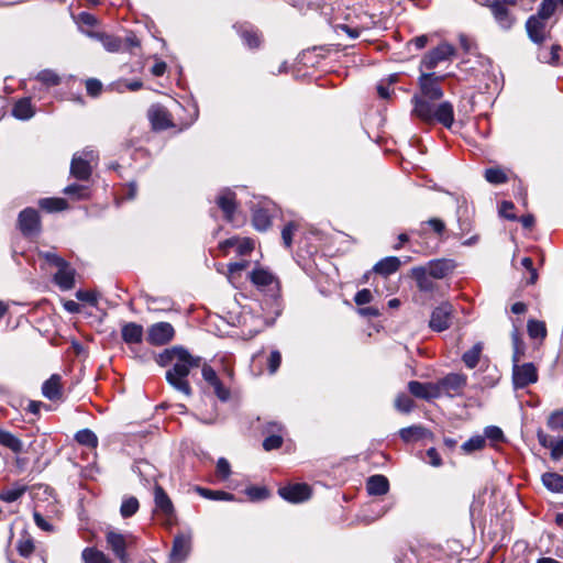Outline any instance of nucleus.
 Returning <instances> with one entry per match:
<instances>
[{
    "label": "nucleus",
    "instance_id": "nucleus-1",
    "mask_svg": "<svg viewBox=\"0 0 563 563\" xmlns=\"http://www.w3.org/2000/svg\"><path fill=\"white\" fill-rule=\"evenodd\" d=\"M411 114L424 123L438 122L450 129L454 122V109L450 101L434 103L435 100L413 95Z\"/></svg>",
    "mask_w": 563,
    "mask_h": 563
},
{
    "label": "nucleus",
    "instance_id": "nucleus-2",
    "mask_svg": "<svg viewBox=\"0 0 563 563\" xmlns=\"http://www.w3.org/2000/svg\"><path fill=\"white\" fill-rule=\"evenodd\" d=\"M201 357L191 355L186 349L179 352L172 368L166 372V380L176 390L186 396L191 395V387L187 377L191 368L199 367Z\"/></svg>",
    "mask_w": 563,
    "mask_h": 563
},
{
    "label": "nucleus",
    "instance_id": "nucleus-3",
    "mask_svg": "<svg viewBox=\"0 0 563 563\" xmlns=\"http://www.w3.org/2000/svg\"><path fill=\"white\" fill-rule=\"evenodd\" d=\"M446 76L448 75L438 76L435 73H424L422 70L418 78L420 92L417 95L430 100H440L444 95L441 82Z\"/></svg>",
    "mask_w": 563,
    "mask_h": 563
},
{
    "label": "nucleus",
    "instance_id": "nucleus-4",
    "mask_svg": "<svg viewBox=\"0 0 563 563\" xmlns=\"http://www.w3.org/2000/svg\"><path fill=\"white\" fill-rule=\"evenodd\" d=\"M98 159L97 153L91 148H86L73 156L70 164V174L79 180H88L92 172V163Z\"/></svg>",
    "mask_w": 563,
    "mask_h": 563
},
{
    "label": "nucleus",
    "instance_id": "nucleus-5",
    "mask_svg": "<svg viewBox=\"0 0 563 563\" xmlns=\"http://www.w3.org/2000/svg\"><path fill=\"white\" fill-rule=\"evenodd\" d=\"M106 541L108 548L112 551L114 556L121 563H128L129 555L126 553V548L134 542V537L132 534L108 531L106 534Z\"/></svg>",
    "mask_w": 563,
    "mask_h": 563
},
{
    "label": "nucleus",
    "instance_id": "nucleus-6",
    "mask_svg": "<svg viewBox=\"0 0 563 563\" xmlns=\"http://www.w3.org/2000/svg\"><path fill=\"white\" fill-rule=\"evenodd\" d=\"M455 54V48L449 43H441L429 53H427L420 62V70L434 69L440 63L449 60Z\"/></svg>",
    "mask_w": 563,
    "mask_h": 563
},
{
    "label": "nucleus",
    "instance_id": "nucleus-7",
    "mask_svg": "<svg viewBox=\"0 0 563 563\" xmlns=\"http://www.w3.org/2000/svg\"><path fill=\"white\" fill-rule=\"evenodd\" d=\"M467 378L464 374L451 373L437 382L440 397H454L460 395L466 386Z\"/></svg>",
    "mask_w": 563,
    "mask_h": 563
},
{
    "label": "nucleus",
    "instance_id": "nucleus-8",
    "mask_svg": "<svg viewBox=\"0 0 563 563\" xmlns=\"http://www.w3.org/2000/svg\"><path fill=\"white\" fill-rule=\"evenodd\" d=\"M512 383L515 388H525L538 380V372L532 363L518 365V356L514 355Z\"/></svg>",
    "mask_w": 563,
    "mask_h": 563
},
{
    "label": "nucleus",
    "instance_id": "nucleus-9",
    "mask_svg": "<svg viewBox=\"0 0 563 563\" xmlns=\"http://www.w3.org/2000/svg\"><path fill=\"white\" fill-rule=\"evenodd\" d=\"M18 228L26 238L36 236L41 232V219L37 210L26 208L18 218Z\"/></svg>",
    "mask_w": 563,
    "mask_h": 563
},
{
    "label": "nucleus",
    "instance_id": "nucleus-10",
    "mask_svg": "<svg viewBox=\"0 0 563 563\" xmlns=\"http://www.w3.org/2000/svg\"><path fill=\"white\" fill-rule=\"evenodd\" d=\"M453 313V306L450 302H442L431 313L429 325L433 331L442 332L450 328Z\"/></svg>",
    "mask_w": 563,
    "mask_h": 563
},
{
    "label": "nucleus",
    "instance_id": "nucleus-11",
    "mask_svg": "<svg viewBox=\"0 0 563 563\" xmlns=\"http://www.w3.org/2000/svg\"><path fill=\"white\" fill-rule=\"evenodd\" d=\"M154 501L155 510L164 517L165 523L173 525L175 519L174 505L163 487L158 485L154 488Z\"/></svg>",
    "mask_w": 563,
    "mask_h": 563
},
{
    "label": "nucleus",
    "instance_id": "nucleus-12",
    "mask_svg": "<svg viewBox=\"0 0 563 563\" xmlns=\"http://www.w3.org/2000/svg\"><path fill=\"white\" fill-rule=\"evenodd\" d=\"M191 551V536L180 533L175 536L168 563H184Z\"/></svg>",
    "mask_w": 563,
    "mask_h": 563
},
{
    "label": "nucleus",
    "instance_id": "nucleus-13",
    "mask_svg": "<svg viewBox=\"0 0 563 563\" xmlns=\"http://www.w3.org/2000/svg\"><path fill=\"white\" fill-rule=\"evenodd\" d=\"M174 333V328L170 323L158 322L148 328L146 340L152 345H164L173 339Z\"/></svg>",
    "mask_w": 563,
    "mask_h": 563
},
{
    "label": "nucleus",
    "instance_id": "nucleus-14",
    "mask_svg": "<svg viewBox=\"0 0 563 563\" xmlns=\"http://www.w3.org/2000/svg\"><path fill=\"white\" fill-rule=\"evenodd\" d=\"M279 496L289 503H302L311 496L310 486L307 484H291L278 489Z\"/></svg>",
    "mask_w": 563,
    "mask_h": 563
},
{
    "label": "nucleus",
    "instance_id": "nucleus-15",
    "mask_svg": "<svg viewBox=\"0 0 563 563\" xmlns=\"http://www.w3.org/2000/svg\"><path fill=\"white\" fill-rule=\"evenodd\" d=\"M408 390L412 396L419 399L430 401L435 398H440V394L434 383H421L418 380H411L408 383Z\"/></svg>",
    "mask_w": 563,
    "mask_h": 563
},
{
    "label": "nucleus",
    "instance_id": "nucleus-16",
    "mask_svg": "<svg viewBox=\"0 0 563 563\" xmlns=\"http://www.w3.org/2000/svg\"><path fill=\"white\" fill-rule=\"evenodd\" d=\"M202 377L203 379L213 387L214 394L221 401H227L230 398V390L223 386L221 380L219 379L216 371L207 365L203 364L202 366Z\"/></svg>",
    "mask_w": 563,
    "mask_h": 563
},
{
    "label": "nucleus",
    "instance_id": "nucleus-17",
    "mask_svg": "<svg viewBox=\"0 0 563 563\" xmlns=\"http://www.w3.org/2000/svg\"><path fill=\"white\" fill-rule=\"evenodd\" d=\"M234 29L241 36L244 45L249 48H258L262 44V34L261 32L253 25L249 23H243L239 25H234Z\"/></svg>",
    "mask_w": 563,
    "mask_h": 563
},
{
    "label": "nucleus",
    "instance_id": "nucleus-18",
    "mask_svg": "<svg viewBox=\"0 0 563 563\" xmlns=\"http://www.w3.org/2000/svg\"><path fill=\"white\" fill-rule=\"evenodd\" d=\"M216 203L223 211L224 218L232 222L236 208L235 194L229 188L222 189L216 199Z\"/></svg>",
    "mask_w": 563,
    "mask_h": 563
},
{
    "label": "nucleus",
    "instance_id": "nucleus-19",
    "mask_svg": "<svg viewBox=\"0 0 563 563\" xmlns=\"http://www.w3.org/2000/svg\"><path fill=\"white\" fill-rule=\"evenodd\" d=\"M57 268L56 274L53 277L54 283L59 287L60 290H69L75 285V269L65 262Z\"/></svg>",
    "mask_w": 563,
    "mask_h": 563
},
{
    "label": "nucleus",
    "instance_id": "nucleus-20",
    "mask_svg": "<svg viewBox=\"0 0 563 563\" xmlns=\"http://www.w3.org/2000/svg\"><path fill=\"white\" fill-rule=\"evenodd\" d=\"M42 395L51 401H57L62 399L63 384L60 375L53 374L48 379H46L43 383Z\"/></svg>",
    "mask_w": 563,
    "mask_h": 563
},
{
    "label": "nucleus",
    "instance_id": "nucleus-21",
    "mask_svg": "<svg viewBox=\"0 0 563 563\" xmlns=\"http://www.w3.org/2000/svg\"><path fill=\"white\" fill-rule=\"evenodd\" d=\"M250 278L252 283L260 288L261 290H268L274 291L277 288V280L275 276L264 269V268H256L250 274Z\"/></svg>",
    "mask_w": 563,
    "mask_h": 563
},
{
    "label": "nucleus",
    "instance_id": "nucleus-22",
    "mask_svg": "<svg viewBox=\"0 0 563 563\" xmlns=\"http://www.w3.org/2000/svg\"><path fill=\"white\" fill-rule=\"evenodd\" d=\"M424 267L433 278L441 279L455 268V263L452 260L440 258L430 261Z\"/></svg>",
    "mask_w": 563,
    "mask_h": 563
},
{
    "label": "nucleus",
    "instance_id": "nucleus-23",
    "mask_svg": "<svg viewBox=\"0 0 563 563\" xmlns=\"http://www.w3.org/2000/svg\"><path fill=\"white\" fill-rule=\"evenodd\" d=\"M545 21L538 14L531 15L527 23L526 29L528 32L529 37L534 43H542L544 41V30H545Z\"/></svg>",
    "mask_w": 563,
    "mask_h": 563
},
{
    "label": "nucleus",
    "instance_id": "nucleus-24",
    "mask_svg": "<svg viewBox=\"0 0 563 563\" xmlns=\"http://www.w3.org/2000/svg\"><path fill=\"white\" fill-rule=\"evenodd\" d=\"M143 334V327L135 322H128L121 329L122 340L129 345L141 343Z\"/></svg>",
    "mask_w": 563,
    "mask_h": 563
},
{
    "label": "nucleus",
    "instance_id": "nucleus-25",
    "mask_svg": "<svg viewBox=\"0 0 563 563\" xmlns=\"http://www.w3.org/2000/svg\"><path fill=\"white\" fill-rule=\"evenodd\" d=\"M152 125L156 130H165L172 125L169 113L161 106H154L148 112Z\"/></svg>",
    "mask_w": 563,
    "mask_h": 563
},
{
    "label": "nucleus",
    "instance_id": "nucleus-26",
    "mask_svg": "<svg viewBox=\"0 0 563 563\" xmlns=\"http://www.w3.org/2000/svg\"><path fill=\"white\" fill-rule=\"evenodd\" d=\"M492 9V13L497 21V23L503 29H510L514 22L512 16L510 15L508 9L506 5H504V2L501 1H494L489 4Z\"/></svg>",
    "mask_w": 563,
    "mask_h": 563
},
{
    "label": "nucleus",
    "instance_id": "nucleus-27",
    "mask_svg": "<svg viewBox=\"0 0 563 563\" xmlns=\"http://www.w3.org/2000/svg\"><path fill=\"white\" fill-rule=\"evenodd\" d=\"M273 213L268 206H263L253 211V224L256 230L265 231L272 224Z\"/></svg>",
    "mask_w": 563,
    "mask_h": 563
},
{
    "label": "nucleus",
    "instance_id": "nucleus-28",
    "mask_svg": "<svg viewBox=\"0 0 563 563\" xmlns=\"http://www.w3.org/2000/svg\"><path fill=\"white\" fill-rule=\"evenodd\" d=\"M366 489L369 495H385L389 489L388 479L384 475H373L366 482Z\"/></svg>",
    "mask_w": 563,
    "mask_h": 563
},
{
    "label": "nucleus",
    "instance_id": "nucleus-29",
    "mask_svg": "<svg viewBox=\"0 0 563 563\" xmlns=\"http://www.w3.org/2000/svg\"><path fill=\"white\" fill-rule=\"evenodd\" d=\"M412 276L417 282V286L422 291H432L434 289V283L432 276L429 274L426 267L412 268Z\"/></svg>",
    "mask_w": 563,
    "mask_h": 563
},
{
    "label": "nucleus",
    "instance_id": "nucleus-30",
    "mask_svg": "<svg viewBox=\"0 0 563 563\" xmlns=\"http://www.w3.org/2000/svg\"><path fill=\"white\" fill-rule=\"evenodd\" d=\"M400 260L396 256H388L377 262L373 271L377 274L388 276L396 273L399 269Z\"/></svg>",
    "mask_w": 563,
    "mask_h": 563
},
{
    "label": "nucleus",
    "instance_id": "nucleus-31",
    "mask_svg": "<svg viewBox=\"0 0 563 563\" xmlns=\"http://www.w3.org/2000/svg\"><path fill=\"white\" fill-rule=\"evenodd\" d=\"M544 487L555 494L563 493V475L555 472H547L541 476Z\"/></svg>",
    "mask_w": 563,
    "mask_h": 563
},
{
    "label": "nucleus",
    "instance_id": "nucleus-32",
    "mask_svg": "<svg viewBox=\"0 0 563 563\" xmlns=\"http://www.w3.org/2000/svg\"><path fill=\"white\" fill-rule=\"evenodd\" d=\"M0 445L16 454L23 451V442L13 433L3 429H0Z\"/></svg>",
    "mask_w": 563,
    "mask_h": 563
},
{
    "label": "nucleus",
    "instance_id": "nucleus-33",
    "mask_svg": "<svg viewBox=\"0 0 563 563\" xmlns=\"http://www.w3.org/2000/svg\"><path fill=\"white\" fill-rule=\"evenodd\" d=\"M84 563H113L102 551L93 547L85 548L81 552Z\"/></svg>",
    "mask_w": 563,
    "mask_h": 563
},
{
    "label": "nucleus",
    "instance_id": "nucleus-34",
    "mask_svg": "<svg viewBox=\"0 0 563 563\" xmlns=\"http://www.w3.org/2000/svg\"><path fill=\"white\" fill-rule=\"evenodd\" d=\"M87 35L99 40L109 52H118L121 48V41L115 36L91 31H87Z\"/></svg>",
    "mask_w": 563,
    "mask_h": 563
},
{
    "label": "nucleus",
    "instance_id": "nucleus-35",
    "mask_svg": "<svg viewBox=\"0 0 563 563\" xmlns=\"http://www.w3.org/2000/svg\"><path fill=\"white\" fill-rule=\"evenodd\" d=\"M12 114L20 120H27L32 118L34 111L31 104V100L29 98L19 100L12 109Z\"/></svg>",
    "mask_w": 563,
    "mask_h": 563
},
{
    "label": "nucleus",
    "instance_id": "nucleus-36",
    "mask_svg": "<svg viewBox=\"0 0 563 563\" xmlns=\"http://www.w3.org/2000/svg\"><path fill=\"white\" fill-rule=\"evenodd\" d=\"M75 440L84 446L96 449L98 446V437L90 429H82L76 432Z\"/></svg>",
    "mask_w": 563,
    "mask_h": 563
},
{
    "label": "nucleus",
    "instance_id": "nucleus-37",
    "mask_svg": "<svg viewBox=\"0 0 563 563\" xmlns=\"http://www.w3.org/2000/svg\"><path fill=\"white\" fill-rule=\"evenodd\" d=\"M26 492L25 485L14 484L11 488H5L0 492V500L5 503H13L18 500Z\"/></svg>",
    "mask_w": 563,
    "mask_h": 563
},
{
    "label": "nucleus",
    "instance_id": "nucleus-38",
    "mask_svg": "<svg viewBox=\"0 0 563 563\" xmlns=\"http://www.w3.org/2000/svg\"><path fill=\"white\" fill-rule=\"evenodd\" d=\"M38 205L48 212L63 211L67 208V201L63 198H44L40 200Z\"/></svg>",
    "mask_w": 563,
    "mask_h": 563
},
{
    "label": "nucleus",
    "instance_id": "nucleus-39",
    "mask_svg": "<svg viewBox=\"0 0 563 563\" xmlns=\"http://www.w3.org/2000/svg\"><path fill=\"white\" fill-rule=\"evenodd\" d=\"M482 350V343H476L475 345H473L472 349H470L463 354L462 360L468 368H474L477 366Z\"/></svg>",
    "mask_w": 563,
    "mask_h": 563
},
{
    "label": "nucleus",
    "instance_id": "nucleus-40",
    "mask_svg": "<svg viewBox=\"0 0 563 563\" xmlns=\"http://www.w3.org/2000/svg\"><path fill=\"white\" fill-rule=\"evenodd\" d=\"M426 429L421 426H410L399 430V435L405 442L420 439L424 435Z\"/></svg>",
    "mask_w": 563,
    "mask_h": 563
},
{
    "label": "nucleus",
    "instance_id": "nucleus-41",
    "mask_svg": "<svg viewBox=\"0 0 563 563\" xmlns=\"http://www.w3.org/2000/svg\"><path fill=\"white\" fill-rule=\"evenodd\" d=\"M140 504L135 497H126L122 500L120 507V514L123 518H130L136 514L139 510Z\"/></svg>",
    "mask_w": 563,
    "mask_h": 563
},
{
    "label": "nucleus",
    "instance_id": "nucleus-42",
    "mask_svg": "<svg viewBox=\"0 0 563 563\" xmlns=\"http://www.w3.org/2000/svg\"><path fill=\"white\" fill-rule=\"evenodd\" d=\"M196 490L200 496L211 500H233V495L222 490H211L202 487H197Z\"/></svg>",
    "mask_w": 563,
    "mask_h": 563
},
{
    "label": "nucleus",
    "instance_id": "nucleus-43",
    "mask_svg": "<svg viewBox=\"0 0 563 563\" xmlns=\"http://www.w3.org/2000/svg\"><path fill=\"white\" fill-rule=\"evenodd\" d=\"M528 334L532 339H544L547 328L544 322L538 320H529L527 324Z\"/></svg>",
    "mask_w": 563,
    "mask_h": 563
},
{
    "label": "nucleus",
    "instance_id": "nucleus-44",
    "mask_svg": "<svg viewBox=\"0 0 563 563\" xmlns=\"http://www.w3.org/2000/svg\"><path fill=\"white\" fill-rule=\"evenodd\" d=\"M34 549V541L30 536H22L16 542V550L23 558H29Z\"/></svg>",
    "mask_w": 563,
    "mask_h": 563
},
{
    "label": "nucleus",
    "instance_id": "nucleus-45",
    "mask_svg": "<svg viewBox=\"0 0 563 563\" xmlns=\"http://www.w3.org/2000/svg\"><path fill=\"white\" fill-rule=\"evenodd\" d=\"M395 408L401 413H410L415 408V402L408 395L398 394L395 399Z\"/></svg>",
    "mask_w": 563,
    "mask_h": 563
},
{
    "label": "nucleus",
    "instance_id": "nucleus-46",
    "mask_svg": "<svg viewBox=\"0 0 563 563\" xmlns=\"http://www.w3.org/2000/svg\"><path fill=\"white\" fill-rule=\"evenodd\" d=\"M183 350L184 347L181 346H175L170 350H165L158 355L156 361L161 366H167L172 363L174 364L176 358L179 356V352Z\"/></svg>",
    "mask_w": 563,
    "mask_h": 563
},
{
    "label": "nucleus",
    "instance_id": "nucleus-47",
    "mask_svg": "<svg viewBox=\"0 0 563 563\" xmlns=\"http://www.w3.org/2000/svg\"><path fill=\"white\" fill-rule=\"evenodd\" d=\"M486 444L485 437L474 435L462 444V450L466 453H472L482 450Z\"/></svg>",
    "mask_w": 563,
    "mask_h": 563
},
{
    "label": "nucleus",
    "instance_id": "nucleus-48",
    "mask_svg": "<svg viewBox=\"0 0 563 563\" xmlns=\"http://www.w3.org/2000/svg\"><path fill=\"white\" fill-rule=\"evenodd\" d=\"M36 79L47 87L57 86L60 82L59 76L51 69L40 71Z\"/></svg>",
    "mask_w": 563,
    "mask_h": 563
},
{
    "label": "nucleus",
    "instance_id": "nucleus-49",
    "mask_svg": "<svg viewBox=\"0 0 563 563\" xmlns=\"http://www.w3.org/2000/svg\"><path fill=\"white\" fill-rule=\"evenodd\" d=\"M225 244L228 246H235L236 245L238 252L241 255H245V254L250 253L253 250V247H254L253 242L251 240H249V239H243V240L230 239V240L225 241Z\"/></svg>",
    "mask_w": 563,
    "mask_h": 563
},
{
    "label": "nucleus",
    "instance_id": "nucleus-50",
    "mask_svg": "<svg viewBox=\"0 0 563 563\" xmlns=\"http://www.w3.org/2000/svg\"><path fill=\"white\" fill-rule=\"evenodd\" d=\"M558 7L554 0H542L539 9H538V15L541 16L543 20L550 19L555 11H558Z\"/></svg>",
    "mask_w": 563,
    "mask_h": 563
},
{
    "label": "nucleus",
    "instance_id": "nucleus-51",
    "mask_svg": "<svg viewBox=\"0 0 563 563\" xmlns=\"http://www.w3.org/2000/svg\"><path fill=\"white\" fill-rule=\"evenodd\" d=\"M485 179L490 184H504L507 181V176L500 168H488L485 170Z\"/></svg>",
    "mask_w": 563,
    "mask_h": 563
},
{
    "label": "nucleus",
    "instance_id": "nucleus-52",
    "mask_svg": "<svg viewBox=\"0 0 563 563\" xmlns=\"http://www.w3.org/2000/svg\"><path fill=\"white\" fill-rule=\"evenodd\" d=\"M547 424L552 431L563 430V409L551 412L548 417Z\"/></svg>",
    "mask_w": 563,
    "mask_h": 563
},
{
    "label": "nucleus",
    "instance_id": "nucleus-53",
    "mask_svg": "<svg viewBox=\"0 0 563 563\" xmlns=\"http://www.w3.org/2000/svg\"><path fill=\"white\" fill-rule=\"evenodd\" d=\"M76 22L86 34L88 30H84L85 26L93 27L98 23L97 18L89 12H80L76 18Z\"/></svg>",
    "mask_w": 563,
    "mask_h": 563
},
{
    "label": "nucleus",
    "instance_id": "nucleus-54",
    "mask_svg": "<svg viewBox=\"0 0 563 563\" xmlns=\"http://www.w3.org/2000/svg\"><path fill=\"white\" fill-rule=\"evenodd\" d=\"M298 225L295 222H288L282 230V240L285 247L290 249L292 244V236L297 231Z\"/></svg>",
    "mask_w": 563,
    "mask_h": 563
},
{
    "label": "nucleus",
    "instance_id": "nucleus-55",
    "mask_svg": "<svg viewBox=\"0 0 563 563\" xmlns=\"http://www.w3.org/2000/svg\"><path fill=\"white\" fill-rule=\"evenodd\" d=\"M485 440L488 439L493 443H498L504 441V432L499 427L489 426L484 430Z\"/></svg>",
    "mask_w": 563,
    "mask_h": 563
},
{
    "label": "nucleus",
    "instance_id": "nucleus-56",
    "mask_svg": "<svg viewBox=\"0 0 563 563\" xmlns=\"http://www.w3.org/2000/svg\"><path fill=\"white\" fill-rule=\"evenodd\" d=\"M38 255L40 257L44 258L49 265H53L55 267L64 265V263L66 262L63 257H60L58 254L52 251H40Z\"/></svg>",
    "mask_w": 563,
    "mask_h": 563
},
{
    "label": "nucleus",
    "instance_id": "nucleus-57",
    "mask_svg": "<svg viewBox=\"0 0 563 563\" xmlns=\"http://www.w3.org/2000/svg\"><path fill=\"white\" fill-rule=\"evenodd\" d=\"M282 363V354L277 350H273L267 358V368L269 374H275Z\"/></svg>",
    "mask_w": 563,
    "mask_h": 563
},
{
    "label": "nucleus",
    "instance_id": "nucleus-58",
    "mask_svg": "<svg viewBox=\"0 0 563 563\" xmlns=\"http://www.w3.org/2000/svg\"><path fill=\"white\" fill-rule=\"evenodd\" d=\"M252 500H262L268 497V490L265 487L251 486L245 490Z\"/></svg>",
    "mask_w": 563,
    "mask_h": 563
},
{
    "label": "nucleus",
    "instance_id": "nucleus-59",
    "mask_svg": "<svg viewBox=\"0 0 563 563\" xmlns=\"http://www.w3.org/2000/svg\"><path fill=\"white\" fill-rule=\"evenodd\" d=\"M283 444V437L280 434H272L264 439L263 448L266 451L279 449Z\"/></svg>",
    "mask_w": 563,
    "mask_h": 563
},
{
    "label": "nucleus",
    "instance_id": "nucleus-60",
    "mask_svg": "<svg viewBox=\"0 0 563 563\" xmlns=\"http://www.w3.org/2000/svg\"><path fill=\"white\" fill-rule=\"evenodd\" d=\"M231 474V466L227 459L220 457L217 462V475L222 478L227 479Z\"/></svg>",
    "mask_w": 563,
    "mask_h": 563
},
{
    "label": "nucleus",
    "instance_id": "nucleus-61",
    "mask_svg": "<svg viewBox=\"0 0 563 563\" xmlns=\"http://www.w3.org/2000/svg\"><path fill=\"white\" fill-rule=\"evenodd\" d=\"M521 265L522 267H525L529 274H530V277L528 279V284H534L538 279V273L536 271V268L533 267V262L530 257H523L521 260Z\"/></svg>",
    "mask_w": 563,
    "mask_h": 563
},
{
    "label": "nucleus",
    "instance_id": "nucleus-62",
    "mask_svg": "<svg viewBox=\"0 0 563 563\" xmlns=\"http://www.w3.org/2000/svg\"><path fill=\"white\" fill-rule=\"evenodd\" d=\"M86 187L78 185V184H71L64 188V194L68 196H77L78 199L85 198V191Z\"/></svg>",
    "mask_w": 563,
    "mask_h": 563
},
{
    "label": "nucleus",
    "instance_id": "nucleus-63",
    "mask_svg": "<svg viewBox=\"0 0 563 563\" xmlns=\"http://www.w3.org/2000/svg\"><path fill=\"white\" fill-rule=\"evenodd\" d=\"M551 457L555 461L560 460L563 456V437L553 440L551 446Z\"/></svg>",
    "mask_w": 563,
    "mask_h": 563
},
{
    "label": "nucleus",
    "instance_id": "nucleus-64",
    "mask_svg": "<svg viewBox=\"0 0 563 563\" xmlns=\"http://www.w3.org/2000/svg\"><path fill=\"white\" fill-rule=\"evenodd\" d=\"M101 88H102V85L98 79L91 78L86 81L87 92L92 97L98 96L101 91Z\"/></svg>",
    "mask_w": 563,
    "mask_h": 563
}]
</instances>
